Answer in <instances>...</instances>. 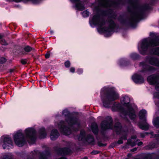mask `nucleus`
Listing matches in <instances>:
<instances>
[{
  "label": "nucleus",
  "instance_id": "nucleus-53",
  "mask_svg": "<svg viewBox=\"0 0 159 159\" xmlns=\"http://www.w3.org/2000/svg\"><path fill=\"white\" fill-rule=\"evenodd\" d=\"M121 139H124L125 140H126L127 139V134H125L123 135L121 137Z\"/></svg>",
  "mask_w": 159,
  "mask_h": 159
},
{
  "label": "nucleus",
  "instance_id": "nucleus-45",
  "mask_svg": "<svg viewBox=\"0 0 159 159\" xmlns=\"http://www.w3.org/2000/svg\"><path fill=\"white\" fill-rule=\"evenodd\" d=\"M20 62L23 65H25L27 64V60L26 59H21Z\"/></svg>",
  "mask_w": 159,
  "mask_h": 159
},
{
  "label": "nucleus",
  "instance_id": "nucleus-46",
  "mask_svg": "<svg viewBox=\"0 0 159 159\" xmlns=\"http://www.w3.org/2000/svg\"><path fill=\"white\" fill-rule=\"evenodd\" d=\"M100 152V151L98 150H93L90 152V154L91 155H96L98 154Z\"/></svg>",
  "mask_w": 159,
  "mask_h": 159
},
{
  "label": "nucleus",
  "instance_id": "nucleus-47",
  "mask_svg": "<svg viewBox=\"0 0 159 159\" xmlns=\"http://www.w3.org/2000/svg\"><path fill=\"white\" fill-rule=\"evenodd\" d=\"M149 133L147 132H145L144 133H141L140 134V136L142 138H144L145 137V136L148 134Z\"/></svg>",
  "mask_w": 159,
  "mask_h": 159
},
{
  "label": "nucleus",
  "instance_id": "nucleus-19",
  "mask_svg": "<svg viewBox=\"0 0 159 159\" xmlns=\"http://www.w3.org/2000/svg\"><path fill=\"white\" fill-rule=\"evenodd\" d=\"M71 2L75 3L78 2L75 4V7L76 9L80 11H83L85 9L84 5L81 3L80 0H70Z\"/></svg>",
  "mask_w": 159,
  "mask_h": 159
},
{
  "label": "nucleus",
  "instance_id": "nucleus-14",
  "mask_svg": "<svg viewBox=\"0 0 159 159\" xmlns=\"http://www.w3.org/2000/svg\"><path fill=\"white\" fill-rule=\"evenodd\" d=\"M158 80H159V75L153 74L148 76L147 80L149 84L152 85H154L157 83Z\"/></svg>",
  "mask_w": 159,
  "mask_h": 159
},
{
  "label": "nucleus",
  "instance_id": "nucleus-42",
  "mask_svg": "<svg viewBox=\"0 0 159 159\" xmlns=\"http://www.w3.org/2000/svg\"><path fill=\"white\" fill-rule=\"evenodd\" d=\"M71 63L69 60H67L64 62V65L67 68L70 67V66Z\"/></svg>",
  "mask_w": 159,
  "mask_h": 159
},
{
  "label": "nucleus",
  "instance_id": "nucleus-4",
  "mask_svg": "<svg viewBox=\"0 0 159 159\" xmlns=\"http://www.w3.org/2000/svg\"><path fill=\"white\" fill-rule=\"evenodd\" d=\"M147 111L145 109L140 110L139 114V119L140 121L138 123V126L141 129L147 131L149 129V125L147 122Z\"/></svg>",
  "mask_w": 159,
  "mask_h": 159
},
{
  "label": "nucleus",
  "instance_id": "nucleus-22",
  "mask_svg": "<svg viewBox=\"0 0 159 159\" xmlns=\"http://www.w3.org/2000/svg\"><path fill=\"white\" fill-rule=\"evenodd\" d=\"M59 133L57 129H53L51 131L50 138L52 140H55L59 137Z\"/></svg>",
  "mask_w": 159,
  "mask_h": 159
},
{
  "label": "nucleus",
  "instance_id": "nucleus-56",
  "mask_svg": "<svg viewBox=\"0 0 159 159\" xmlns=\"http://www.w3.org/2000/svg\"><path fill=\"white\" fill-rule=\"evenodd\" d=\"M117 143L119 144H122L123 143V142L122 139H119L117 141Z\"/></svg>",
  "mask_w": 159,
  "mask_h": 159
},
{
  "label": "nucleus",
  "instance_id": "nucleus-18",
  "mask_svg": "<svg viewBox=\"0 0 159 159\" xmlns=\"http://www.w3.org/2000/svg\"><path fill=\"white\" fill-rule=\"evenodd\" d=\"M133 81L136 84H141L144 82V79L141 75L135 74L132 76Z\"/></svg>",
  "mask_w": 159,
  "mask_h": 159
},
{
  "label": "nucleus",
  "instance_id": "nucleus-15",
  "mask_svg": "<svg viewBox=\"0 0 159 159\" xmlns=\"http://www.w3.org/2000/svg\"><path fill=\"white\" fill-rule=\"evenodd\" d=\"M146 61L152 66H159V60L156 57L152 56H147L146 57Z\"/></svg>",
  "mask_w": 159,
  "mask_h": 159
},
{
  "label": "nucleus",
  "instance_id": "nucleus-61",
  "mask_svg": "<svg viewBox=\"0 0 159 159\" xmlns=\"http://www.w3.org/2000/svg\"><path fill=\"white\" fill-rule=\"evenodd\" d=\"M154 137H159V134H157L154 135Z\"/></svg>",
  "mask_w": 159,
  "mask_h": 159
},
{
  "label": "nucleus",
  "instance_id": "nucleus-6",
  "mask_svg": "<svg viewBox=\"0 0 159 159\" xmlns=\"http://www.w3.org/2000/svg\"><path fill=\"white\" fill-rule=\"evenodd\" d=\"M105 119V120L102 121L100 124L102 134L106 130L111 129L113 124V120L111 116H107Z\"/></svg>",
  "mask_w": 159,
  "mask_h": 159
},
{
  "label": "nucleus",
  "instance_id": "nucleus-16",
  "mask_svg": "<svg viewBox=\"0 0 159 159\" xmlns=\"http://www.w3.org/2000/svg\"><path fill=\"white\" fill-rule=\"evenodd\" d=\"M150 35L155 37L149 40L150 44L151 47L159 46V35L156 36L153 33H151Z\"/></svg>",
  "mask_w": 159,
  "mask_h": 159
},
{
  "label": "nucleus",
  "instance_id": "nucleus-27",
  "mask_svg": "<svg viewBox=\"0 0 159 159\" xmlns=\"http://www.w3.org/2000/svg\"><path fill=\"white\" fill-rule=\"evenodd\" d=\"M130 64V61L126 59L122 58L119 61V64L120 66H125L129 65Z\"/></svg>",
  "mask_w": 159,
  "mask_h": 159
},
{
  "label": "nucleus",
  "instance_id": "nucleus-28",
  "mask_svg": "<svg viewBox=\"0 0 159 159\" xmlns=\"http://www.w3.org/2000/svg\"><path fill=\"white\" fill-rule=\"evenodd\" d=\"M45 152V153L43 152L40 153L39 157V159H48L47 156L50 155V152L48 150H46Z\"/></svg>",
  "mask_w": 159,
  "mask_h": 159
},
{
  "label": "nucleus",
  "instance_id": "nucleus-29",
  "mask_svg": "<svg viewBox=\"0 0 159 159\" xmlns=\"http://www.w3.org/2000/svg\"><path fill=\"white\" fill-rule=\"evenodd\" d=\"M150 53L151 54L157 56L159 57V46L151 49L150 51Z\"/></svg>",
  "mask_w": 159,
  "mask_h": 159
},
{
  "label": "nucleus",
  "instance_id": "nucleus-52",
  "mask_svg": "<svg viewBox=\"0 0 159 159\" xmlns=\"http://www.w3.org/2000/svg\"><path fill=\"white\" fill-rule=\"evenodd\" d=\"M116 14L114 12L113 13H112V14L110 16V17L111 18H112L114 19H115L116 18Z\"/></svg>",
  "mask_w": 159,
  "mask_h": 159
},
{
  "label": "nucleus",
  "instance_id": "nucleus-57",
  "mask_svg": "<svg viewBox=\"0 0 159 159\" xmlns=\"http://www.w3.org/2000/svg\"><path fill=\"white\" fill-rule=\"evenodd\" d=\"M50 56V53H47L45 55V57L46 58L48 59L49 58Z\"/></svg>",
  "mask_w": 159,
  "mask_h": 159
},
{
  "label": "nucleus",
  "instance_id": "nucleus-51",
  "mask_svg": "<svg viewBox=\"0 0 159 159\" xmlns=\"http://www.w3.org/2000/svg\"><path fill=\"white\" fill-rule=\"evenodd\" d=\"M77 72L78 74L81 75L82 74L83 72V70L81 68H78L77 70Z\"/></svg>",
  "mask_w": 159,
  "mask_h": 159
},
{
  "label": "nucleus",
  "instance_id": "nucleus-62",
  "mask_svg": "<svg viewBox=\"0 0 159 159\" xmlns=\"http://www.w3.org/2000/svg\"><path fill=\"white\" fill-rule=\"evenodd\" d=\"M60 159H67V158L66 157L62 156L61 157Z\"/></svg>",
  "mask_w": 159,
  "mask_h": 159
},
{
  "label": "nucleus",
  "instance_id": "nucleus-3",
  "mask_svg": "<svg viewBox=\"0 0 159 159\" xmlns=\"http://www.w3.org/2000/svg\"><path fill=\"white\" fill-rule=\"evenodd\" d=\"M118 94L115 90L114 88H106L101 93V99L104 107L109 108L111 102L119 98Z\"/></svg>",
  "mask_w": 159,
  "mask_h": 159
},
{
  "label": "nucleus",
  "instance_id": "nucleus-48",
  "mask_svg": "<svg viewBox=\"0 0 159 159\" xmlns=\"http://www.w3.org/2000/svg\"><path fill=\"white\" fill-rule=\"evenodd\" d=\"M98 145L99 147H105L106 146L107 144L106 143H102L101 141H98Z\"/></svg>",
  "mask_w": 159,
  "mask_h": 159
},
{
  "label": "nucleus",
  "instance_id": "nucleus-24",
  "mask_svg": "<svg viewBox=\"0 0 159 159\" xmlns=\"http://www.w3.org/2000/svg\"><path fill=\"white\" fill-rule=\"evenodd\" d=\"M116 108L117 111H122L123 113L126 112V111L125 110L124 108L120 103L116 104V102H115L112 107V108Z\"/></svg>",
  "mask_w": 159,
  "mask_h": 159
},
{
  "label": "nucleus",
  "instance_id": "nucleus-36",
  "mask_svg": "<svg viewBox=\"0 0 159 159\" xmlns=\"http://www.w3.org/2000/svg\"><path fill=\"white\" fill-rule=\"evenodd\" d=\"M126 115H128L131 120H134L136 117L135 111L128 113Z\"/></svg>",
  "mask_w": 159,
  "mask_h": 159
},
{
  "label": "nucleus",
  "instance_id": "nucleus-40",
  "mask_svg": "<svg viewBox=\"0 0 159 159\" xmlns=\"http://www.w3.org/2000/svg\"><path fill=\"white\" fill-rule=\"evenodd\" d=\"M89 12L86 10L82 12V16L84 17H87L89 16Z\"/></svg>",
  "mask_w": 159,
  "mask_h": 159
},
{
  "label": "nucleus",
  "instance_id": "nucleus-54",
  "mask_svg": "<svg viewBox=\"0 0 159 159\" xmlns=\"http://www.w3.org/2000/svg\"><path fill=\"white\" fill-rule=\"evenodd\" d=\"M155 89L157 91H159V83L157 82V83L155 85Z\"/></svg>",
  "mask_w": 159,
  "mask_h": 159
},
{
  "label": "nucleus",
  "instance_id": "nucleus-8",
  "mask_svg": "<svg viewBox=\"0 0 159 159\" xmlns=\"http://www.w3.org/2000/svg\"><path fill=\"white\" fill-rule=\"evenodd\" d=\"M150 47L151 46L150 44L149 40L148 41L147 38L143 39L142 40L141 44L140 53L143 55H146L148 48Z\"/></svg>",
  "mask_w": 159,
  "mask_h": 159
},
{
  "label": "nucleus",
  "instance_id": "nucleus-13",
  "mask_svg": "<svg viewBox=\"0 0 159 159\" xmlns=\"http://www.w3.org/2000/svg\"><path fill=\"white\" fill-rule=\"evenodd\" d=\"M114 130L117 135L120 134L122 133L125 132V130L123 129V126L119 121L115 123L114 126Z\"/></svg>",
  "mask_w": 159,
  "mask_h": 159
},
{
  "label": "nucleus",
  "instance_id": "nucleus-49",
  "mask_svg": "<svg viewBox=\"0 0 159 159\" xmlns=\"http://www.w3.org/2000/svg\"><path fill=\"white\" fill-rule=\"evenodd\" d=\"M152 155L151 154L149 153L147 154L145 157V159H152Z\"/></svg>",
  "mask_w": 159,
  "mask_h": 159
},
{
  "label": "nucleus",
  "instance_id": "nucleus-1",
  "mask_svg": "<svg viewBox=\"0 0 159 159\" xmlns=\"http://www.w3.org/2000/svg\"><path fill=\"white\" fill-rule=\"evenodd\" d=\"M138 0H128V3L130 4L127 7L128 12L132 14L133 16L128 21L121 16L118 18L121 23L126 26L135 28L139 21L143 19L146 12L151 9V7L148 4L141 5L138 4Z\"/></svg>",
  "mask_w": 159,
  "mask_h": 159
},
{
  "label": "nucleus",
  "instance_id": "nucleus-64",
  "mask_svg": "<svg viewBox=\"0 0 159 159\" xmlns=\"http://www.w3.org/2000/svg\"><path fill=\"white\" fill-rule=\"evenodd\" d=\"M14 71V70L13 69H10L9 70L10 72L11 73H12Z\"/></svg>",
  "mask_w": 159,
  "mask_h": 159
},
{
  "label": "nucleus",
  "instance_id": "nucleus-34",
  "mask_svg": "<svg viewBox=\"0 0 159 159\" xmlns=\"http://www.w3.org/2000/svg\"><path fill=\"white\" fill-rule=\"evenodd\" d=\"M130 98L128 96H125L123 97L122 100V105L124 107L126 106V105L125 104L126 103V104L129 103V104H131V103H130Z\"/></svg>",
  "mask_w": 159,
  "mask_h": 159
},
{
  "label": "nucleus",
  "instance_id": "nucleus-43",
  "mask_svg": "<svg viewBox=\"0 0 159 159\" xmlns=\"http://www.w3.org/2000/svg\"><path fill=\"white\" fill-rule=\"evenodd\" d=\"M0 43L3 45L6 46L8 45V43L6 42V41L3 39H2L0 41Z\"/></svg>",
  "mask_w": 159,
  "mask_h": 159
},
{
  "label": "nucleus",
  "instance_id": "nucleus-39",
  "mask_svg": "<svg viewBox=\"0 0 159 159\" xmlns=\"http://www.w3.org/2000/svg\"><path fill=\"white\" fill-rule=\"evenodd\" d=\"M156 144L154 143H150L147 146L149 149L152 150L156 147Z\"/></svg>",
  "mask_w": 159,
  "mask_h": 159
},
{
  "label": "nucleus",
  "instance_id": "nucleus-63",
  "mask_svg": "<svg viewBox=\"0 0 159 159\" xmlns=\"http://www.w3.org/2000/svg\"><path fill=\"white\" fill-rule=\"evenodd\" d=\"M4 159H11V158H10L8 156H7L6 157L4 158Z\"/></svg>",
  "mask_w": 159,
  "mask_h": 159
},
{
  "label": "nucleus",
  "instance_id": "nucleus-58",
  "mask_svg": "<svg viewBox=\"0 0 159 159\" xmlns=\"http://www.w3.org/2000/svg\"><path fill=\"white\" fill-rule=\"evenodd\" d=\"M131 139H136L137 138V136L136 135H132L131 136Z\"/></svg>",
  "mask_w": 159,
  "mask_h": 159
},
{
  "label": "nucleus",
  "instance_id": "nucleus-60",
  "mask_svg": "<svg viewBox=\"0 0 159 159\" xmlns=\"http://www.w3.org/2000/svg\"><path fill=\"white\" fill-rule=\"evenodd\" d=\"M137 150V148H134L131 149V151L132 152H134L136 151Z\"/></svg>",
  "mask_w": 159,
  "mask_h": 159
},
{
  "label": "nucleus",
  "instance_id": "nucleus-38",
  "mask_svg": "<svg viewBox=\"0 0 159 159\" xmlns=\"http://www.w3.org/2000/svg\"><path fill=\"white\" fill-rule=\"evenodd\" d=\"M62 114L65 117H67V118L71 116V114L70 112L66 109L63 110L62 112Z\"/></svg>",
  "mask_w": 159,
  "mask_h": 159
},
{
  "label": "nucleus",
  "instance_id": "nucleus-37",
  "mask_svg": "<svg viewBox=\"0 0 159 159\" xmlns=\"http://www.w3.org/2000/svg\"><path fill=\"white\" fill-rule=\"evenodd\" d=\"M153 124L157 128H159V116L155 119L153 122Z\"/></svg>",
  "mask_w": 159,
  "mask_h": 159
},
{
  "label": "nucleus",
  "instance_id": "nucleus-33",
  "mask_svg": "<svg viewBox=\"0 0 159 159\" xmlns=\"http://www.w3.org/2000/svg\"><path fill=\"white\" fill-rule=\"evenodd\" d=\"M107 2H111V6L116 8H118L120 4L119 2L118 1H112L109 0H107Z\"/></svg>",
  "mask_w": 159,
  "mask_h": 159
},
{
  "label": "nucleus",
  "instance_id": "nucleus-44",
  "mask_svg": "<svg viewBox=\"0 0 159 159\" xmlns=\"http://www.w3.org/2000/svg\"><path fill=\"white\" fill-rule=\"evenodd\" d=\"M7 61V59L3 57H0V64H2L5 62Z\"/></svg>",
  "mask_w": 159,
  "mask_h": 159
},
{
  "label": "nucleus",
  "instance_id": "nucleus-41",
  "mask_svg": "<svg viewBox=\"0 0 159 159\" xmlns=\"http://www.w3.org/2000/svg\"><path fill=\"white\" fill-rule=\"evenodd\" d=\"M128 144L131 145L132 147H134L136 145V143L135 141L132 142L130 139H128L127 141Z\"/></svg>",
  "mask_w": 159,
  "mask_h": 159
},
{
  "label": "nucleus",
  "instance_id": "nucleus-25",
  "mask_svg": "<svg viewBox=\"0 0 159 159\" xmlns=\"http://www.w3.org/2000/svg\"><path fill=\"white\" fill-rule=\"evenodd\" d=\"M98 11H99L103 15H111L114 12L113 10L111 8H109L107 10H103L99 8H98Z\"/></svg>",
  "mask_w": 159,
  "mask_h": 159
},
{
  "label": "nucleus",
  "instance_id": "nucleus-17",
  "mask_svg": "<svg viewBox=\"0 0 159 159\" xmlns=\"http://www.w3.org/2000/svg\"><path fill=\"white\" fill-rule=\"evenodd\" d=\"M66 121H69L71 125H76L78 127L80 126V121L79 120V119L76 116H70L68 118V120H66Z\"/></svg>",
  "mask_w": 159,
  "mask_h": 159
},
{
  "label": "nucleus",
  "instance_id": "nucleus-7",
  "mask_svg": "<svg viewBox=\"0 0 159 159\" xmlns=\"http://www.w3.org/2000/svg\"><path fill=\"white\" fill-rule=\"evenodd\" d=\"M26 137L30 139L33 143H35L36 140V132L35 129L33 128H28L25 131Z\"/></svg>",
  "mask_w": 159,
  "mask_h": 159
},
{
  "label": "nucleus",
  "instance_id": "nucleus-12",
  "mask_svg": "<svg viewBox=\"0 0 159 159\" xmlns=\"http://www.w3.org/2000/svg\"><path fill=\"white\" fill-rule=\"evenodd\" d=\"M57 154L60 155H68L72 152L71 149L68 147L57 148L55 149Z\"/></svg>",
  "mask_w": 159,
  "mask_h": 159
},
{
  "label": "nucleus",
  "instance_id": "nucleus-23",
  "mask_svg": "<svg viewBox=\"0 0 159 159\" xmlns=\"http://www.w3.org/2000/svg\"><path fill=\"white\" fill-rule=\"evenodd\" d=\"M85 138L84 141L88 143L89 144L94 145L95 140L93 135L89 134L87 135Z\"/></svg>",
  "mask_w": 159,
  "mask_h": 159
},
{
  "label": "nucleus",
  "instance_id": "nucleus-50",
  "mask_svg": "<svg viewBox=\"0 0 159 159\" xmlns=\"http://www.w3.org/2000/svg\"><path fill=\"white\" fill-rule=\"evenodd\" d=\"M153 95L155 98L159 99V92H155L153 94Z\"/></svg>",
  "mask_w": 159,
  "mask_h": 159
},
{
  "label": "nucleus",
  "instance_id": "nucleus-30",
  "mask_svg": "<svg viewBox=\"0 0 159 159\" xmlns=\"http://www.w3.org/2000/svg\"><path fill=\"white\" fill-rule=\"evenodd\" d=\"M86 137V133L85 131L84 130L80 131V134L78 137V140L82 141H84Z\"/></svg>",
  "mask_w": 159,
  "mask_h": 159
},
{
  "label": "nucleus",
  "instance_id": "nucleus-9",
  "mask_svg": "<svg viewBox=\"0 0 159 159\" xmlns=\"http://www.w3.org/2000/svg\"><path fill=\"white\" fill-rule=\"evenodd\" d=\"M58 126L61 132L64 135H67L70 133V129L65 125L64 121H60L58 124Z\"/></svg>",
  "mask_w": 159,
  "mask_h": 159
},
{
  "label": "nucleus",
  "instance_id": "nucleus-59",
  "mask_svg": "<svg viewBox=\"0 0 159 159\" xmlns=\"http://www.w3.org/2000/svg\"><path fill=\"white\" fill-rule=\"evenodd\" d=\"M143 144V143L142 142H141V141H140V142H139L138 143H137V145H138L139 146H141L142 145V144Z\"/></svg>",
  "mask_w": 159,
  "mask_h": 159
},
{
  "label": "nucleus",
  "instance_id": "nucleus-26",
  "mask_svg": "<svg viewBox=\"0 0 159 159\" xmlns=\"http://www.w3.org/2000/svg\"><path fill=\"white\" fill-rule=\"evenodd\" d=\"M39 137L40 139H43L46 137L47 135L45 129L44 127L40 128L39 130Z\"/></svg>",
  "mask_w": 159,
  "mask_h": 159
},
{
  "label": "nucleus",
  "instance_id": "nucleus-11",
  "mask_svg": "<svg viewBox=\"0 0 159 159\" xmlns=\"http://www.w3.org/2000/svg\"><path fill=\"white\" fill-rule=\"evenodd\" d=\"M2 147L3 149H9L13 146L12 141L11 137L7 135L3 140Z\"/></svg>",
  "mask_w": 159,
  "mask_h": 159
},
{
  "label": "nucleus",
  "instance_id": "nucleus-32",
  "mask_svg": "<svg viewBox=\"0 0 159 159\" xmlns=\"http://www.w3.org/2000/svg\"><path fill=\"white\" fill-rule=\"evenodd\" d=\"M41 0H14V1L16 2H19L21 1H23L24 2H26L29 1H31L33 3L37 4L39 3Z\"/></svg>",
  "mask_w": 159,
  "mask_h": 159
},
{
  "label": "nucleus",
  "instance_id": "nucleus-31",
  "mask_svg": "<svg viewBox=\"0 0 159 159\" xmlns=\"http://www.w3.org/2000/svg\"><path fill=\"white\" fill-rule=\"evenodd\" d=\"M125 104L126 105V106L125 107L127 108L128 111H126V113H124V114H127V113H128L135 111L133 107L131 104H129V103H128L126 104V103Z\"/></svg>",
  "mask_w": 159,
  "mask_h": 159
},
{
  "label": "nucleus",
  "instance_id": "nucleus-20",
  "mask_svg": "<svg viewBox=\"0 0 159 159\" xmlns=\"http://www.w3.org/2000/svg\"><path fill=\"white\" fill-rule=\"evenodd\" d=\"M93 133L95 135H97L98 134L99 129L98 125L95 122H92L90 127Z\"/></svg>",
  "mask_w": 159,
  "mask_h": 159
},
{
  "label": "nucleus",
  "instance_id": "nucleus-10",
  "mask_svg": "<svg viewBox=\"0 0 159 159\" xmlns=\"http://www.w3.org/2000/svg\"><path fill=\"white\" fill-rule=\"evenodd\" d=\"M139 66H140L142 67L141 70L140 72L142 73L153 71L156 70L155 67L149 65L147 64L144 61L140 62Z\"/></svg>",
  "mask_w": 159,
  "mask_h": 159
},
{
  "label": "nucleus",
  "instance_id": "nucleus-21",
  "mask_svg": "<svg viewBox=\"0 0 159 159\" xmlns=\"http://www.w3.org/2000/svg\"><path fill=\"white\" fill-rule=\"evenodd\" d=\"M23 50L20 51V53L22 54L25 55L26 53H29L32 51H34V48L31 47V46L26 45L24 46L23 48Z\"/></svg>",
  "mask_w": 159,
  "mask_h": 159
},
{
  "label": "nucleus",
  "instance_id": "nucleus-35",
  "mask_svg": "<svg viewBox=\"0 0 159 159\" xmlns=\"http://www.w3.org/2000/svg\"><path fill=\"white\" fill-rule=\"evenodd\" d=\"M130 58L134 60H136L140 59V56L138 53H133L130 54Z\"/></svg>",
  "mask_w": 159,
  "mask_h": 159
},
{
  "label": "nucleus",
  "instance_id": "nucleus-2",
  "mask_svg": "<svg viewBox=\"0 0 159 159\" xmlns=\"http://www.w3.org/2000/svg\"><path fill=\"white\" fill-rule=\"evenodd\" d=\"M97 11V13L94 15L92 20H89L90 24L99 26L100 28L98 31L105 33L106 37H110L111 35V32H114L115 29L118 28V26L113 20L110 19L107 21V23L109 24L108 26L102 27V26L106 24V20L104 19H101L100 15L99 13L100 12L98 11V8Z\"/></svg>",
  "mask_w": 159,
  "mask_h": 159
},
{
  "label": "nucleus",
  "instance_id": "nucleus-5",
  "mask_svg": "<svg viewBox=\"0 0 159 159\" xmlns=\"http://www.w3.org/2000/svg\"><path fill=\"white\" fill-rule=\"evenodd\" d=\"M13 138L15 143L19 147L23 146L26 143L24 134L21 129L18 130L13 135Z\"/></svg>",
  "mask_w": 159,
  "mask_h": 159
},
{
  "label": "nucleus",
  "instance_id": "nucleus-55",
  "mask_svg": "<svg viewBox=\"0 0 159 159\" xmlns=\"http://www.w3.org/2000/svg\"><path fill=\"white\" fill-rule=\"evenodd\" d=\"M75 69L74 67H71L70 69V72L74 73L75 72Z\"/></svg>",
  "mask_w": 159,
  "mask_h": 159
}]
</instances>
